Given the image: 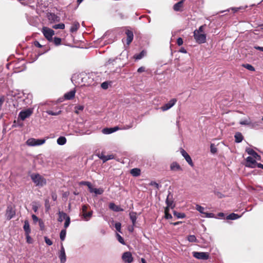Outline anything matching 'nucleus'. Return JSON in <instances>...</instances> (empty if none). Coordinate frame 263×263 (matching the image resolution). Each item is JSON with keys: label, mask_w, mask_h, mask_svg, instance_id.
Segmentation results:
<instances>
[{"label": "nucleus", "mask_w": 263, "mask_h": 263, "mask_svg": "<svg viewBox=\"0 0 263 263\" xmlns=\"http://www.w3.org/2000/svg\"><path fill=\"white\" fill-rule=\"evenodd\" d=\"M92 214V211L89 212L88 213H84L82 214L84 219L85 221H88L90 219Z\"/></svg>", "instance_id": "obj_24"}, {"label": "nucleus", "mask_w": 263, "mask_h": 263, "mask_svg": "<svg viewBox=\"0 0 263 263\" xmlns=\"http://www.w3.org/2000/svg\"><path fill=\"white\" fill-rule=\"evenodd\" d=\"M87 206L85 205H84L83 206H82V214L84 213H86V211H87Z\"/></svg>", "instance_id": "obj_59"}, {"label": "nucleus", "mask_w": 263, "mask_h": 263, "mask_svg": "<svg viewBox=\"0 0 263 263\" xmlns=\"http://www.w3.org/2000/svg\"><path fill=\"white\" fill-rule=\"evenodd\" d=\"M23 228L25 232V234H28L30 233L31 230L30 229L29 223L28 221L26 220L25 221Z\"/></svg>", "instance_id": "obj_19"}, {"label": "nucleus", "mask_w": 263, "mask_h": 263, "mask_svg": "<svg viewBox=\"0 0 263 263\" xmlns=\"http://www.w3.org/2000/svg\"><path fill=\"white\" fill-rule=\"evenodd\" d=\"M116 236L118 241L124 245L125 243L123 238L119 234H117Z\"/></svg>", "instance_id": "obj_47"}, {"label": "nucleus", "mask_w": 263, "mask_h": 263, "mask_svg": "<svg viewBox=\"0 0 263 263\" xmlns=\"http://www.w3.org/2000/svg\"><path fill=\"white\" fill-rule=\"evenodd\" d=\"M138 72H142L145 71V68L144 67H141L138 69Z\"/></svg>", "instance_id": "obj_58"}, {"label": "nucleus", "mask_w": 263, "mask_h": 263, "mask_svg": "<svg viewBox=\"0 0 263 263\" xmlns=\"http://www.w3.org/2000/svg\"><path fill=\"white\" fill-rule=\"evenodd\" d=\"M70 223V217L67 216V217L65 218V222L64 223V228L66 229L69 226Z\"/></svg>", "instance_id": "obj_39"}, {"label": "nucleus", "mask_w": 263, "mask_h": 263, "mask_svg": "<svg viewBox=\"0 0 263 263\" xmlns=\"http://www.w3.org/2000/svg\"><path fill=\"white\" fill-rule=\"evenodd\" d=\"M102 133L104 134H110L113 133L111 128H105L102 129Z\"/></svg>", "instance_id": "obj_35"}, {"label": "nucleus", "mask_w": 263, "mask_h": 263, "mask_svg": "<svg viewBox=\"0 0 263 263\" xmlns=\"http://www.w3.org/2000/svg\"><path fill=\"white\" fill-rule=\"evenodd\" d=\"M15 215V212L14 210L12 208V206H8L7 210H6V216L7 217V219L8 220L11 219Z\"/></svg>", "instance_id": "obj_10"}, {"label": "nucleus", "mask_w": 263, "mask_h": 263, "mask_svg": "<svg viewBox=\"0 0 263 263\" xmlns=\"http://www.w3.org/2000/svg\"><path fill=\"white\" fill-rule=\"evenodd\" d=\"M254 48L257 49V50H260L261 51H263V47H260V46H254Z\"/></svg>", "instance_id": "obj_64"}, {"label": "nucleus", "mask_w": 263, "mask_h": 263, "mask_svg": "<svg viewBox=\"0 0 263 263\" xmlns=\"http://www.w3.org/2000/svg\"><path fill=\"white\" fill-rule=\"evenodd\" d=\"M196 209L199 211L200 213L201 214H203V215H204L205 213L204 212V208L199 205H196Z\"/></svg>", "instance_id": "obj_37"}, {"label": "nucleus", "mask_w": 263, "mask_h": 263, "mask_svg": "<svg viewBox=\"0 0 263 263\" xmlns=\"http://www.w3.org/2000/svg\"><path fill=\"white\" fill-rule=\"evenodd\" d=\"M125 33L127 35L126 43L128 45L130 44V43L132 42L133 40V33L132 31L129 30H127L125 32Z\"/></svg>", "instance_id": "obj_15"}, {"label": "nucleus", "mask_w": 263, "mask_h": 263, "mask_svg": "<svg viewBox=\"0 0 263 263\" xmlns=\"http://www.w3.org/2000/svg\"><path fill=\"white\" fill-rule=\"evenodd\" d=\"M183 6V2L180 1L174 6V9L175 11H179Z\"/></svg>", "instance_id": "obj_29"}, {"label": "nucleus", "mask_w": 263, "mask_h": 263, "mask_svg": "<svg viewBox=\"0 0 263 263\" xmlns=\"http://www.w3.org/2000/svg\"><path fill=\"white\" fill-rule=\"evenodd\" d=\"M53 28L58 29H63L65 28V25L63 23H60L59 24H56L53 26Z\"/></svg>", "instance_id": "obj_33"}, {"label": "nucleus", "mask_w": 263, "mask_h": 263, "mask_svg": "<svg viewBox=\"0 0 263 263\" xmlns=\"http://www.w3.org/2000/svg\"><path fill=\"white\" fill-rule=\"evenodd\" d=\"M211 152L213 154H215L217 152V148L215 147L214 144H211Z\"/></svg>", "instance_id": "obj_44"}, {"label": "nucleus", "mask_w": 263, "mask_h": 263, "mask_svg": "<svg viewBox=\"0 0 263 263\" xmlns=\"http://www.w3.org/2000/svg\"><path fill=\"white\" fill-rule=\"evenodd\" d=\"M88 187L89 190V192H90V193H93V191H94V189H95V188H93V187H92V186L91 185V184H90L89 186H88Z\"/></svg>", "instance_id": "obj_61"}, {"label": "nucleus", "mask_w": 263, "mask_h": 263, "mask_svg": "<svg viewBox=\"0 0 263 263\" xmlns=\"http://www.w3.org/2000/svg\"><path fill=\"white\" fill-rule=\"evenodd\" d=\"M59 218L58 221L60 222H62L63 221L64 219H65V218L67 217V215L66 213H64L63 212H59Z\"/></svg>", "instance_id": "obj_25"}, {"label": "nucleus", "mask_w": 263, "mask_h": 263, "mask_svg": "<svg viewBox=\"0 0 263 263\" xmlns=\"http://www.w3.org/2000/svg\"><path fill=\"white\" fill-rule=\"evenodd\" d=\"M251 157L254 158L256 160H261V157L258 155L256 152H255L253 155H251Z\"/></svg>", "instance_id": "obj_45"}, {"label": "nucleus", "mask_w": 263, "mask_h": 263, "mask_svg": "<svg viewBox=\"0 0 263 263\" xmlns=\"http://www.w3.org/2000/svg\"><path fill=\"white\" fill-rule=\"evenodd\" d=\"M45 139L29 138L26 141V143L29 146H35L43 144L45 143Z\"/></svg>", "instance_id": "obj_3"}, {"label": "nucleus", "mask_w": 263, "mask_h": 263, "mask_svg": "<svg viewBox=\"0 0 263 263\" xmlns=\"http://www.w3.org/2000/svg\"><path fill=\"white\" fill-rule=\"evenodd\" d=\"M42 32L48 41H52V36L54 34V31L52 29L47 27H44L42 28Z\"/></svg>", "instance_id": "obj_4"}, {"label": "nucleus", "mask_w": 263, "mask_h": 263, "mask_svg": "<svg viewBox=\"0 0 263 263\" xmlns=\"http://www.w3.org/2000/svg\"><path fill=\"white\" fill-rule=\"evenodd\" d=\"M80 27V24L78 22H74L70 28V31L72 32L76 31Z\"/></svg>", "instance_id": "obj_27"}, {"label": "nucleus", "mask_w": 263, "mask_h": 263, "mask_svg": "<svg viewBox=\"0 0 263 263\" xmlns=\"http://www.w3.org/2000/svg\"><path fill=\"white\" fill-rule=\"evenodd\" d=\"M130 219L132 221L133 226L136 224L137 220V214L136 212H132L129 213Z\"/></svg>", "instance_id": "obj_22"}, {"label": "nucleus", "mask_w": 263, "mask_h": 263, "mask_svg": "<svg viewBox=\"0 0 263 263\" xmlns=\"http://www.w3.org/2000/svg\"><path fill=\"white\" fill-rule=\"evenodd\" d=\"M116 229L119 232H121V224L120 222H116L115 224Z\"/></svg>", "instance_id": "obj_46"}, {"label": "nucleus", "mask_w": 263, "mask_h": 263, "mask_svg": "<svg viewBox=\"0 0 263 263\" xmlns=\"http://www.w3.org/2000/svg\"><path fill=\"white\" fill-rule=\"evenodd\" d=\"M30 176L32 181L37 186L42 187L46 184V179L38 173H32Z\"/></svg>", "instance_id": "obj_2"}, {"label": "nucleus", "mask_w": 263, "mask_h": 263, "mask_svg": "<svg viewBox=\"0 0 263 263\" xmlns=\"http://www.w3.org/2000/svg\"><path fill=\"white\" fill-rule=\"evenodd\" d=\"M66 235V231L65 229L62 230L60 232V239L62 241L64 240Z\"/></svg>", "instance_id": "obj_32"}, {"label": "nucleus", "mask_w": 263, "mask_h": 263, "mask_svg": "<svg viewBox=\"0 0 263 263\" xmlns=\"http://www.w3.org/2000/svg\"><path fill=\"white\" fill-rule=\"evenodd\" d=\"M66 142V139L64 137H60L57 139V143L59 145H63Z\"/></svg>", "instance_id": "obj_28"}, {"label": "nucleus", "mask_w": 263, "mask_h": 263, "mask_svg": "<svg viewBox=\"0 0 263 263\" xmlns=\"http://www.w3.org/2000/svg\"><path fill=\"white\" fill-rule=\"evenodd\" d=\"M44 239H45V242L48 245L51 246L52 245V241L49 238H48L47 237H45Z\"/></svg>", "instance_id": "obj_50"}, {"label": "nucleus", "mask_w": 263, "mask_h": 263, "mask_svg": "<svg viewBox=\"0 0 263 263\" xmlns=\"http://www.w3.org/2000/svg\"><path fill=\"white\" fill-rule=\"evenodd\" d=\"M61 111H59L58 112H53L52 111H51V110H48L47 111V113L48 114V115H52V116H57V115H58L59 114H60L61 113Z\"/></svg>", "instance_id": "obj_42"}, {"label": "nucleus", "mask_w": 263, "mask_h": 263, "mask_svg": "<svg viewBox=\"0 0 263 263\" xmlns=\"http://www.w3.org/2000/svg\"><path fill=\"white\" fill-rule=\"evenodd\" d=\"M75 93V90H71L68 92L65 93L64 95V97L67 100H70L74 97Z\"/></svg>", "instance_id": "obj_17"}, {"label": "nucleus", "mask_w": 263, "mask_h": 263, "mask_svg": "<svg viewBox=\"0 0 263 263\" xmlns=\"http://www.w3.org/2000/svg\"><path fill=\"white\" fill-rule=\"evenodd\" d=\"M98 156L99 158L103 161V162H105L109 160L113 159L114 158V156L113 155H104L101 153L98 154Z\"/></svg>", "instance_id": "obj_13"}, {"label": "nucleus", "mask_w": 263, "mask_h": 263, "mask_svg": "<svg viewBox=\"0 0 263 263\" xmlns=\"http://www.w3.org/2000/svg\"><path fill=\"white\" fill-rule=\"evenodd\" d=\"M26 239H27V242L29 243H32V239L29 236V234H26Z\"/></svg>", "instance_id": "obj_53"}, {"label": "nucleus", "mask_w": 263, "mask_h": 263, "mask_svg": "<svg viewBox=\"0 0 263 263\" xmlns=\"http://www.w3.org/2000/svg\"><path fill=\"white\" fill-rule=\"evenodd\" d=\"M257 164L256 160L254 158L249 156L246 159V166L249 167L254 168Z\"/></svg>", "instance_id": "obj_9"}, {"label": "nucleus", "mask_w": 263, "mask_h": 263, "mask_svg": "<svg viewBox=\"0 0 263 263\" xmlns=\"http://www.w3.org/2000/svg\"><path fill=\"white\" fill-rule=\"evenodd\" d=\"M53 41H54V43L56 45H59L61 44V39L59 37H54Z\"/></svg>", "instance_id": "obj_48"}, {"label": "nucleus", "mask_w": 263, "mask_h": 263, "mask_svg": "<svg viewBox=\"0 0 263 263\" xmlns=\"http://www.w3.org/2000/svg\"><path fill=\"white\" fill-rule=\"evenodd\" d=\"M32 218L33 221H34V222L39 221V220H40L38 218V217L36 215H35L34 214L32 215Z\"/></svg>", "instance_id": "obj_57"}, {"label": "nucleus", "mask_w": 263, "mask_h": 263, "mask_svg": "<svg viewBox=\"0 0 263 263\" xmlns=\"http://www.w3.org/2000/svg\"><path fill=\"white\" fill-rule=\"evenodd\" d=\"M187 240L189 242H196L197 241L196 237L194 235H189L187 237Z\"/></svg>", "instance_id": "obj_31"}, {"label": "nucleus", "mask_w": 263, "mask_h": 263, "mask_svg": "<svg viewBox=\"0 0 263 263\" xmlns=\"http://www.w3.org/2000/svg\"><path fill=\"white\" fill-rule=\"evenodd\" d=\"M59 258L60 259L61 263H65L66 261V256L65 251L63 245H61V250L59 252Z\"/></svg>", "instance_id": "obj_11"}, {"label": "nucleus", "mask_w": 263, "mask_h": 263, "mask_svg": "<svg viewBox=\"0 0 263 263\" xmlns=\"http://www.w3.org/2000/svg\"><path fill=\"white\" fill-rule=\"evenodd\" d=\"M39 225L41 230H43L44 228V224L43 221L41 219L39 221Z\"/></svg>", "instance_id": "obj_56"}, {"label": "nucleus", "mask_w": 263, "mask_h": 263, "mask_svg": "<svg viewBox=\"0 0 263 263\" xmlns=\"http://www.w3.org/2000/svg\"><path fill=\"white\" fill-rule=\"evenodd\" d=\"M103 192L104 190L102 188H95L93 193H94L96 195H101L103 193Z\"/></svg>", "instance_id": "obj_34"}, {"label": "nucleus", "mask_w": 263, "mask_h": 263, "mask_svg": "<svg viewBox=\"0 0 263 263\" xmlns=\"http://www.w3.org/2000/svg\"><path fill=\"white\" fill-rule=\"evenodd\" d=\"M146 54V52L144 51H141L139 54L135 55V58L136 60H140L142 59Z\"/></svg>", "instance_id": "obj_30"}, {"label": "nucleus", "mask_w": 263, "mask_h": 263, "mask_svg": "<svg viewBox=\"0 0 263 263\" xmlns=\"http://www.w3.org/2000/svg\"><path fill=\"white\" fill-rule=\"evenodd\" d=\"M174 214L178 218H183L185 216V214L184 213H178V212H174Z\"/></svg>", "instance_id": "obj_38"}, {"label": "nucleus", "mask_w": 263, "mask_h": 263, "mask_svg": "<svg viewBox=\"0 0 263 263\" xmlns=\"http://www.w3.org/2000/svg\"><path fill=\"white\" fill-rule=\"evenodd\" d=\"M33 113V110L31 108H28L21 111L18 115V118L23 121L30 117Z\"/></svg>", "instance_id": "obj_5"}, {"label": "nucleus", "mask_w": 263, "mask_h": 263, "mask_svg": "<svg viewBox=\"0 0 263 263\" xmlns=\"http://www.w3.org/2000/svg\"><path fill=\"white\" fill-rule=\"evenodd\" d=\"M204 216L205 217H209V218L213 217L214 214L213 213H208L205 212L204 215Z\"/></svg>", "instance_id": "obj_55"}, {"label": "nucleus", "mask_w": 263, "mask_h": 263, "mask_svg": "<svg viewBox=\"0 0 263 263\" xmlns=\"http://www.w3.org/2000/svg\"><path fill=\"white\" fill-rule=\"evenodd\" d=\"M193 256L199 259L206 260L209 258V254L207 252H193Z\"/></svg>", "instance_id": "obj_6"}, {"label": "nucleus", "mask_w": 263, "mask_h": 263, "mask_svg": "<svg viewBox=\"0 0 263 263\" xmlns=\"http://www.w3.org/2000/svg\"><path fill=\"white\" fill-rule=\"evenodd\" d=\"M177 43L179 46L182 45L183 43L182 39L181 37H179L177 40Z\"/></svg>", "instance_id": "obj_52"}, {"label": "nucleus", "mask_w": 263, "mask_h": 263, "mask_svg": "<svg viewBox=\"0 0 263 263\" xmlns=\"http://www.w3.org/2000/svg\"><path fill=\"white\" fill-rule=\"evenodd\" d=\"M176 102V99H172L168 103L161 106V109L163 111H166L172 107Z\"/></svg>", "instance_id": "obj_7"}, {"label": "nucleus", "mask_w": 263, "mask_h": 263, "mask_svg": "<svg viewBox=\"0 0 263 263\" xmlns=\"http://www.w3.org/2000/svg\"><path fill=\"white\" fill-rule=\"evenodd\" d=\"M239 123L241 125H249L252 128H254L256 126V125H257V124H256V123H252L250 119L241 120Z\"/></svg>", "instance_id": "obj_14"}, {"label": "nucleus", "mask_w": 263, "mask_h": 263, "mask_svg": "<svg viewBox=\"0 0 263 263\" xmlns=\"http://www.w3.org/2000/svg\"><path fill=\"white\" fill-rule=\"evenodd\" d=\"M235 142L239 143L243 140V136L240 133H236L234 136Z\"/></svg>", "instance_id": "obj_21"}, {"label": "nucleus", "mask_w": 263, "mask_h": 263, "mask_svg": "<svg viewBox=\"0 0 263 263\" xmlns=\"http://www.w3.org/2000/svg\"><path fill=\"white\" fill-rule=\"evenodd\" d=\"M109 207L111 210L116 212L121 211L123 210L119 206L116 205L114 203H110L109 205Z\"/></svg>", "instance_id": "obj_23"}, {"label": "nucleus", "mask_w": 263, "mask_h": 263, "mask_svg": "<svg viewBox=\"0 0 263 263\" xmlns=\"http://www.w3.org/2000/svg\"><path fill=\"white\" fill-rule=\"evenodd\" d=\"M181 154L182 156L184 158L187 162L191 166H193L194 163L192 160L189 155L183 149L181 150Z\"/></svg>", "instance_id": "obj_12"}, {"label": "nucleus", "mask_w": 263, "mask_h": 263, "mask_svg": "<svg viewBox=\"0 0 263 263\" xmlns=\"http://www.w3.org/2000/svg\"><path fill=\"white\" fill-rule=\"evenodd\" d=\"M241 216H239L238 215L235 214V213H232L227 216V219L229 220H235L237 219H238L240 218Z\"/></svg>", "instance_id": "obj_26"}, {"label": "nucleus", "mask_w": 263, "mask_h": 263, "mask_svg": "<svg viewBox=\"0 0 263 263\" xmlns=\"http://www.w3.org/2000/svg\"><path fill=\"white\" fill-rule=\"evenodd\" d=\"M81 184L83 185H86L87 186H89L91 184V183L87 181H83L81 182Z\"/></svg>", "instance_id": "obj_63"}, {"label": "nucleus", "mask_w": 263, "mask_h": 263, "mask_svg": "<svg viewBox=\"0 0 263 263\" xmlns=\"http://www.w3.org/2000/svg\"><path fill=\"white\" fill-rule=\"evenodd\" d=\"M204 216L205 217H209V218L213 217L214 214L213 213H208L205 212L204 215Z\"/></svg>", "instance_id": "obj_54"}, {"label": "nucleus", "mask_w": 263, "mask_h": 263, "mask_svg": "<svg viewBox=\"0 0 263 263\" xmlns=\"http://www.w3.org/2000/svg\"><path fill=\"white\" fill-rule=\"evenodd\" d=\"M246 152L250 155H253L255 152L251 148H247L246 149Z\"/></svg>", "instance_id": "obj_43"}, {"label": "nucleus", "mask_w": 263, "mask_h": 263, "mask_svg": "<svg viewBox=\"0 0 263 263\" xmlns=\"http://www.w3.org/2000/svg\"><path fill=\"white\" fill-rule=\"evenodd\" d=\"M130 174L135 177L139 176L141 173V170L138 168H134L130 170Z\"/></svg>", "instance_id": "obj_20"}, {"label": "nucleus", "mask_w": 263, "mask_h": 263, "mask_svg": "<svg viewBox=\"0 0 263 263\" xmlns=\"http://www.w3.org/2000/svg\"><path fill=\"white\" fill-rule=\"evenodd\" d=\"M170 168L172 171H179L182 170L180 165L176 162H174L171 163L170 165Z\"/></svg>", "instance_id": "obj_16"}, {"label": "nucleus", "mask_w": 263, "mask_h": 263, "mask_svg": "<svg viewBox=\"0 0 263 263\" xmlns=\"http://www.w3.org/2000/svg\"><path fill=\"white\" fill-rule=\"evenodd\" d=\"M204 26H201L198 29L194 31V39L198 44L204 43L206 42V34L204 33Z\"/></svg>", "instance_id": "obj_1"}, {"label": "nucleus", "mask_w": 263, "mask_h": 263, "mask_svg": "<svg viewBox=\"0 0 263 263\" xmlns=\"http://www.w3.org/2000/svg\"><path fill=\"white\" fill-rule=\"evenodd\" d=\"M165 218L166 219H171L172 218V215L169 214V209L166 208L165 209Z\"/></svg>", "instance_id": "obj_36"}, {"label": "nucleus", "mask_w": 263, "mask_h": 263, "mask_svg": "<svg viewBox=\"0 0 263 263\" xmlns=\"http://www.w3.org/2000/svg\"><path fill=\"white\" fill-rule=\"evenodd\" d=\"M84 109V106L82 105H78L75 107V112L76 114H78L79 113V111H82Z\"/></svg>", "instance_id": "obj_40"}, {"label": "nucleus", "mask_w": 263, "mask_h": 263, "mask_svg": "<svg viewBox=\"0 0 263 263\" xmlns=\"http://www.w3.org/2000/svg\"><path fill=\"white\" fill-rule=\"evenodd\" d=\"M122 258L126 263H132L133 261V257L130 252H126L122 255Z\"/></svg>", "instance_id": "obj_8"}, {"label": "nucleus", "mask_w": 263, "mask_h": 263, "mask_svg": "<svg viewBox=\"0 0 263 263\" xmlns=\"http://www.w3.org/2000/svg\"><path fill=\"white\" fill-rule=\"evenodd\" d=\"M179 52H181V53H187V51L186 50L183 48V47H181L179 50Z\"/></svg>", "instance_id": "obj_62"}, {"label": "nucleus", "mask_w": 263, "mask_h": 263, "mask_svg": "<svg viewBox=\"0 0 263 263\" xmlns=\"http://www.w3.org/2000/svg\"><path fill=\"white\" fill-rule=\"evenodd\" d=\"M149 185H152V186H154L156 189H159V187H160V185L158 183H157V182H154V181H152L150 183H149Z\"/></svg>", "instance_id": "obj_51"}, {"label": "nucleus", "mask_w": 263, "mask_h": 263, "mask_svg": "<svg viewBox=\"0 0 263 263\" xmlns=\"http://www.w3.org/2000/svg\"><path fill=\"white\" fill-rule=\"evenodd\" d=\"M244 67L249 70H251V71L255 70L254 68L250 64H246V65H244Z\"/></svg>", "instance_id": "obj_49"}, {"label": "nucleus", "mask_w": 263, "mask_h": 263, "mask_svg": "<svg viewBox=\"0 0 263 263\" xmlns=\"http://www.w3.org/2000/svg\"><path fill=\"white\" fill-rule=\"evenodd\" d=\"M109 83L108 82H104L101 84V87L104 89H106L108 88Z\"/></svg>", "instance_id": "obj_41"}, {"label": "nucleus", "mask_w": 263, "mask_h": 263, "mask_svg": "<svg viewBox=\"0 0 263 263\" xmlns=\"http://www.w3.org/2000/svg\"><path fill=\"white\" fill-rule=\"evenodd\" d=\"M32 209L35 212H36L37 210H38V206L37 205H35V204H33L32 205Z\"/></svg>", "instance_id": "obj_60"}, {"label": "nucleus", "mask_w": 263, "mask_h": 263, "mask_svg": "<svg viewBox=\"0 0 263 263\" xmlns=\"http://www.w3.org/2000/svg\"><path fill=\"white\" fill-rule=\"evenodd\" d=\"M170 195H171V194L170 193L168 195L166 200V203L167 204L166 208H168L169 209H170V208L173 209L174 206V205L173 204V200H171V199H170Z\"/></svg>", "instance_id": "obj_18"}]
</instances>
